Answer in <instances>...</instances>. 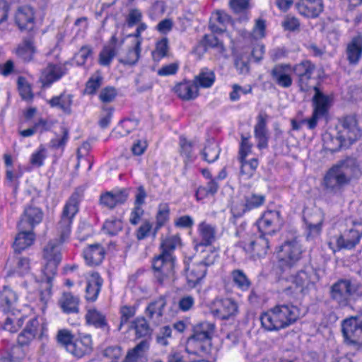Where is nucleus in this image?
Returning a JSON list of instances; mask_svg holds the SVG:
<instances>
[{
  "label": "nucleus",
  "mask_w": 362,
  "mask_h": 362,
  "mask_svg": "<svg viewBox=\"0 0 362 362\" xmlns=\"http://www.w3.org/2000/svg\"><path fill=\"white\" fill-rule=\"evenodd\" d=\"M219 188V185L216 179H211L206 187H199L197 190L196 195L199 199V196H206L208 194H214L217 192Z\"/></svg>",
  "instance_id": "680f3d73"
},
{
  "label": "nucleus",
  "mask_w": 362,
  "mask_h": 362,
  "mask_svg": "<svg viewBox=\"0 0 362 362\" xmlns=\"http://www.w3.org/2000/svg\"><path fill=\"white\" fill-rule=\"evenodd\" d=\"M292 65L290 64H276L269 72L272 81L283 88H288L292 86Z\"/></svg>",
  "instance_id": "ddd939ff"
},
{
  "label": "nucleus",
  "mask_w": 362,
  "mask_h": 362,
  "mask_svg": "<svg viewBox=\"0 0 362 362\" xmlns=\"http://www.w3.org/2000/svg\"><path fill=\"white\" fill-rule=\"evenodd\" d=\"M43 215L40 208L33 205L26 206L18 223V229L32 230L36 225L42 221Z\"/></svg>",
  "instance_id": "dca6fc26"
},
{
  "label": "nucleus",
  "mask_w": 362,
  "mask_h": 362,
  "mask_svg": "<svg viewBox=\"0 0 362 362\" xmlns=\"http://www.w3.org/2000/svg\"><path fill=\"white\" fill-rule=\"evenodd\" d=\"M342 333L349 343L362 346V313L343 321Z\"/></svg>",
  "instance_id": "1a4fd4ad"
},
{
  "label": "nucleus",
  "mask_w": 362,
  "mask_h": 362,
  "mask_svg": "<svg viewBox=\"0 0 362 362\" xmlns=\"http://www.w3.org/2000/svg\"><path fill=\"white\" fill-rule=\"evenodd\" d=\"M128 197V192L126 189H123L115 192H107L100 195V204L107 207L108 209H113L118 204H124Z\"/></svg>",
  "instance_id": "c85d7f7f"
},
{
  "label": "nucleus",
  "mask_w": 362,
  "mask_h": 362,
  "mask_svg": "<svg viewBox=\"0 0 362 362\" xmlns=\"http://www.w3.org/2000/svg\"><path fill=\"white\" fill-rule=\"evenodd\" d=\"M362 237V222H354L352 226L337 240L339 248L352 249Z\"/></svg>",
  "instance_id": "2eb2a0df"
},
{
  "label": "nucleus",
  "mask_w": 362,
  "mask_h": 362,
  "mask_svg": "<svg viewBox=\"0 0 362 362\" xmlns=\"http://www.w3.org/2000/svg\"><path fill=\"white\" fill-rule=\"evenodd\" d=\"M141 52V40H138L134 42L132 47L128 49L125 55L119 59V62L125 65H135L140 58Z\"/></svg>",
  "instance_id": "a19ab883"
},
{
  "label": "nucleus",
  "mask_w": 362,
  "mask_h": 362,
  "mask_svg": "<svg viewBox=\"0 0 362 362\" xmlns=\"http://www.w3.org/2000/svg\"><path fill=\"white\" fill-rule=\"evenodd\" d=\"M231 277L234 284L240 290L247 291L250 287L251 282L243 271L240 269L232 271Z\"/></svg>",
  "instance_id": "de8ad7c7"
},
{
  "label": "nucleus",
  "mask_w": 362,
  "mask_h": 362,
  "mask_svg": "<svg viewBox=\"0 0 362 362\" xmlns=\"http://www.w3.org/2000/svg\"><path fill=\"white\" fill-rule=\"evenodd\" d=\"M123 228L122 222L118 218H110L107 220L103 225L105 232L110 235H117Z\"/></svg>",
  "instance_id": "5fc2aeb1"
},
{
  "label": "nucleus",
  "mask_w": 362,
  "mask_h": 362,
  "mask_svg": "<svg viewBox=\"0 0 362 362\" xmlns=\"http://www.w3.org/2000/svg\"><path fill=\"white\" fill-rule=\"evenodd\" d=\"M267 119L268 115L266 113H259L257 117V123L254 127V136L257 141V147L260 150L268 147Z\"/></svg>",
  "instance_id": "a211bd4d"
},
{
  "label": "nucleus",
  "mask_w": 362,
  "mask_h": 362,
  "mask_svg": "<svg viewBox=\"0 0 362 362\" xmlns=\"http://www.w3.org/2000/svg\"><path fill=\"white\" fill-rule=\"evenodd\" d=\"M181 244L179 235H174L163 240L160 244V253L152 261L154 276L160 284L170 283L175 275V257L173 253Z\"/></svg>",
  "instance_id": "f03ea898"
},
{
  "label": "nucleus",
  "mask_w": 362,
  "mask_h": 362,
  "mask_svg": "<svg viewBox=\"0 0 362 362\" xmlns=\"http://www.w3.org/2000/svg\"><path fill=\"white\" fill-rule=\"evenodd\" d=\"M62 135L61 136H57L55 138L51 139L49 143L50 148L54 149L60 148L64 150L69 139V130L65 127L62 128Z\"/></svg>",
  "instance_id": "4d7b16f0"
},
{
  "label": "nucleus",
  "mask_w": 362,
  "mask_h": 362,
  "mask_svg": "<svg viewBox=\"0 0 362 362\" xmlns=\"http://www.w3.org/2000/svg\"><path fill=\"white\" fill-rule=\"evenodd\" d=\"M83 197V190L77 189L69 197L64 206L61 220L57 225L59 240H52L45 246L43 257L45 264L42 269L43 277L40 281V299L47 302L51 297L52 279L62 259L61 245L69 238L73 218L78 211V205Z\"/></svg>",
  "instance_id": "f257e3e1"
},
{
  "label": "nucleus",
  "mask_w": 362,
  "mask_h": 362,
  "mask_svg": "<svg viewBox=\"0 0 362 362\" xmlns=\"http://www.w3.org/2000/svg\"><path fill=\"white\" fill-rule=\"evenodd\" d=\"M293 72L298 77V85L302 92L309 91L312 86L310 81L313 78L315 66L309 60H303L292 66Z\"/></svg>",
  "instance_id": "9d476101"
},
{
  "label": "nucleus",
  "mask_w": 362,
  "mask_h": 362,
  "mask_svg": "<svg viewBox=\"0 0 362 362\" xmlns=\"http://www.w3.org/2000/svg\"><path fill=\"white\" fill-rule=\"evenodd\" d=\"M120 322L118 325L117 329L120 331L124 326L131 318L136 314V308L132 305H123L120 308Z\"/></svg>",
  "instance_id": "bf43d9fd"
},
{
  "label": "nucleus",
  "mask_w": 362,
  "mask_h": 362,
  "mask_svg": "<svg viewBox=\"0 0 362 362\" xmlns=\"http://www.w3.org/2000/svg\"><path fill=\"white\" fill-rule=\"evenodd\" d=\"M180 153L182 157L185 158V162L192 160L193 151L192 142L187 140V139L182 136L180 137Z\"/></svg>",
  "instance_id": "13d9d810"
},
{
  "label": "nucleus",
  "mask_w": 362,
  "mask_h": 362,
  "mask_svg": "<svg viewBox=\"0 0 362 362\" xmlns=\"http://www.w3.org/2000/svg\"><path fill=\"white\" fill-rule=\"evenodd\" d=\"M241 163L240 173L242 175H245L247 178H250L255 173L257 166L259 165L258 160L252 158L250 160H247L246 158H239Z\"/></svg>",
  "instance_id": "603ef678"
},
{
  "label": "nucleus",
  "mask_w": 362,
  "mask_h": 362,
  "mask_svg": "<svg viewBox=\"0 0 362 362\" xmlns=\"http://www.w3.org/2000/svg\"><path fill=\"white\" fill-rule=\"evenodd\" d=\"M149 349V344L146 340H142L135 347L129 349L122 362H139L146 358V354Z\"/></svg>",
  "instance_id": "c9c22d12"
},
{
  "label": "nucleus",
  "mask_w": 362,
  "mask_h": 362,
  "mask_svg": "<svg viewBox=\"0 0 362 362\" xmlns=\"http://www.w3.org/2000/svg\"><path fill=\"white\" fill-rule=\"evenodd\" d=\"M198 233L200 240L194 246L197 251L199 247L209 246L216 240V228L215 226L203 221L198 226Z\"/></svg>",
  "instance_id": "5701e85b"
},
{
  "label": "nucleus",
  "mask_w": 362,
  "mask_h": 362,
  "mask_svg": "<svg viewBox=\"0 0 362 362\" xmlns=\"http://www.w3.org/2000/svg\"><path fill=\"white\" fill-rule=\"evenodd\" d=\"M75 337L70 330L63 329L58 331L57 340L69 352V346L73 344Z\"/></svg>",
  "instance_id": "6e6d98bb"
},
{
  "label": "nucleus",
  "mask_w": 362,
  "mask_h": 362,
  "mask_svg": "<svg viewBox=\"0 0 362 362\" xmlns=\"http://www.w3.org/2000/svg\"><path fill=\"white\" fill-rule=\"evenodd\" d=\"M230 21V16L227 13L223 11H217L210 23V28L214 33H223L226 30V25Z\"/></svg>",
  "instance_id": "c03bdc74"
},
{
  "label": "nucleus",
  "mask_w": 362,
  "mask_h": 362,
  "mask_svg": "<svg viewBox=\"0 0 362 362\" xmlns=\"http://www.w3.org/2000/svg\"><path fill=\"white\" fill-rule=\"evenodd\" d=\"M105 251L100 244L88 245L83 250V257L87 264L91 267L98 266L104 259Z\"/></svg>",
  "instance_id": "bb28decb"
},
{
  "label": "nucleus",
  "mask_w": 362,
  "mask_h": 362,
  "mask_svg": "<svg viewBox=\"0 0 362 362\" xmlns=\"http://www.w3.org/2000/svg\"><path fill=\"white\" fill-rule=\"evenodd\" d=\"M137 337H145L151 334V329L144 317H138L131 325Z\"/></svg>",
  "instance_id": "09e8293b"
},
{
  "label": "nucleus",
  "mask_w": 362,
  "mask_h": 362,
  "mask_svg": "<svg viewBox=\"0 0 362 362\" xmlns=\"http://www.w3.org/2000/svg\"><path fill=\"white\" fill-rule=\"evenodd\" d=\"M35 337H36L30 334V332L23 329L17 338L18 346H13L12 348L13 352H15L16 350L19 349L20 347L29 346Z\"/></svg>",
  "instance_id": "052dcab7"
},
{
  "label": "nucleus",
  "mask_w": 362,
  "mask_h": 362,
  "mask_svg": "<svg viewBox=\"0 0 362 362\" xmlns=\"http://www.w3.org/2000/svg\"><path fill=\"white\" fill-rule=\"evenodd\" d=\"M103 77L100 75L91 76L86 82L85 92L88 95H93L101 86Z\"/></svg>",
  "instance_id": "0e129e2a"
},
{
  "label": "nucleus",
  "mask_w": 362,
  "mask_h": 362,
  "mask_svg": "<svg viewBox=\"0 0 362 362\" xmlns=\"http://www.w3.org/2000/svg\"><path fill=\"white\" fill-rule=\"evenodd\" d=\"M68 62L63 64L49 63L42 71L40 81L42 87H49L53 83L59 81L62 76L68 72Z\"/></svg>",
  "instance_id": "f8f14e48"
},
{
  "label": "nucleus",
  "mask_w": 362,
  "mask_h": 362,
  "mask_svg": "<svg viewBox=\"0 0 362 362\" xmlns=\"http://www.w3.org/2000/svg\"><path fill=\"white\" fill-rule=\"evenodd\" d=\"M103 279L98 273H93L87 281L86 287V299L93 302L98 298L103 285Z\"/></svg>",
  "instance_id": "473e14b6"
},
{
  "label": "nucleus",
  "mask_w": 362,
  "mask_h": 362,
  "mask_svg": "<svg viewBox=\"0 0 362 362\" xmlns=\"http://www.w3.org/2000/svg\"><path fill=\"white\" fill-rule=\"evenodd\" d=\"M124 40L118 41L115 35H112L109 45L105 46L99 54V64L102 66H109L117 53V49L122 46Z\"/></svg>",
  "instance_id": "b1692460"
},
{
  "label": "nucleus",
  "mask_w": 362,
  "mask_h": 362,
  "mask_svg": "<svg viewBox=\"0 0 362 362\" xmlns=\"http://www.w3.org/2000/svg\"><path fill=\"white\" fill-rule=\"evenodd\" d=\"M303 252L302 245L296 238L285 241L276 252L279 266L282 268L294 266L302 258Z\"/></svg>",
  "instance_id": "0eeeda50"
},
{
  "label": "nucleus",
  "mask_w": 362,
  "mask_h": 362,
  "mask_svg": "<svg viewBox=\"0 0 362 362\" xmlns=\"http://www.w3.org/2000/svg\"><path fill=\"white\" fill-rule=\"evenodd\" d=\"M360 175L356 159L349 158L339 162L326 173L322 185L328 192L336 193L348 185L351 179Z\"/></svg>",
  "instance_id": "7ed1b4c3"
},
{
  "label": "nucleus",
  "mask_w": 362,
  "mask_h": 362,
  "mask_svg": "<svg viewBox=\"0 0 362 362\" xmlns=\"http://www.w3.org/2000/svg\"><path fill=\"white\" fill-rule=\"evenodd\" d=\"M172 331V328L168 325L160 327L156 337L157 344L163 346H168L170 340L173 338Z\"/></svg>",
  "instance_id": "864d4df0"
},
{
  "label": "nucleus",
  "mask_w": 362,
  "mask_h": 362,
  "mask_svg": "<svg viewBox=\"0 0 362 362\" xmlns=\"http://www.w3.org/2000/svg\"><path fill=\"white\" fill-rule=\"evenodd\" d=\"M265 202V196L262 194H252L250 196L245 197V204L248 210L250 211L253 209L258 208L263 205Z\"/></svg>",
  "instance_id": "e2e57ef3"
},
{
  "label": "nucleus",
  "mask_w": 362,
  "mask_h": 362,
  "mask_svg": "<svg viewBox=\"0 0 362 362\" xmlns=\"http://www.w3.org/2000/svg\"><path fill=\"white\" fill-rule=\"evenodd\" d=\"M329 297L338 307H347L362 297L361 286L351 279H340L330 286Z\"/></svg>",
  "instance_id": "423d86ee"
},
{
  "label": "nucleus",
  "mask_w": 362,
  "mask_h": 362,
  "mask_svg": "<svg viewBox=\"0 0 362 362\" xmlns=\"http://www.w3.org/2000/svg\"><path fill=\"white\" fill-rule=\"evenodd\" d=\"M186 278L189 287H194L205 276L206 268L200 262L188 264L185 267Z\"/></svg>",
  "instance_id": "cd10ccee"
},
{
  "label": "nucleus",
  "mask_w": 362,
  "mask_h": 362,
  "mask_svg": "<svg viewBox=\"0 0 362 362\" xmlns=\"http://www.w3.org/2000/svg\"><path fill=\"white\" fill-rule=\"evenodd\" d=\"M298 308L292 304H279L260 317L261 323L267 330L285 328L295 322L299 317Z\"/></svg>",
  "instance_id": "20e7f679"
},
{
  "label": "nucleus",
  "mask_w": 362,
  "mask_h": 362,
  "mask_svg": "<svg viewBox=\"0 0 362 362\" xmlns=\"http://www.w3.org/2000/svg\"><path fill=\"white\" fill-rule=\"evenodd\" d=\"M165 305L166 301L163 298H159L148 305L145 313L151 323L156 326L161 323Z\"/></svg>",
  "instance_id": "393cba45"
},
{
  "label": "nucleus",
  "mask_w": 362,
  "mask_h": 362,
  "mask_svg": "<svg viewBox=\"0 0 362 362\" xmlns=\"http://www.w3.org/2000/svg\"><path fill=\"white\" fill-rule=\"evenodd\" d=\"M296 7L301 16L315 18L323 11V0H299Z\"/></svg>",
  "instance_id": "412c9836"
},
{
  "label": "nucleus",
  "mask_w": 362,
  "mask_h": 362,
  "mask_svg": "<svg viewBox=\"0 0 362 362\" xmlns=\"http://www.w3.org/2000/svg\"><path fill=\"white\" fill-rule=\"evenodd\" d=\"M86 323L93 325L94 327L100 329L108 334L110 327L108 326L105 315L95 308H89L85 315Z\"/></svg>",
  "instance_id": "7c9ffc66"
},
{
  "label": "nucleus",
  "mask_w": 362,
  "mask_h": 362,
  "mask_svg": "<svg viewBox=\"0 0 362 362\" xmlns=\"http://www.w3.org/2000/svg\"><path fill=\"white\" fill-rule=\"evenodd\" d=\"M46 158V149L40 145L38 149L34 152L30 157V163L36 167H41L44 164V160Z\"/></svg>",
  "instance_id": "338daca9"
},
{
  "label": "nucleus",
  "mask_w": 362,
  "mask_h": 362,
  "mask_svg": "<svg viewBox=\"0 0 362 362\" xmlns=\"http://www.w3.org/2000/svg\"><path fill=\"white\" fill-rule=\"evenodd\" d=\"M18 297L16 293L8 286L0 291V313H11L16 310Z\"/></svg>",
  "instance_id": "4be33fe9"
},
{
  "label": "nucleus",
  "mask_w": 362,
  "mask_h": 362,
  "mask_svg": "<svg viewBox=\"0 0 362 362\" xmlns=\"http://www.w3.org/2000/svg\"><path fill=\"white\" fill-rule=\"evenodd\" d=\"M62 310L66 313L78 312L79 298L71 293H64L59 301Z\"/></svg>",
  "instance_id": "ea45409f"
},
{
  "label": "nucleus",
  "mask_w": 362,
  "mask_h": 362,
  "mask_svg": "<svg viewBox=\"0 0 362 362\" xmlns=\"http://www.w3.org/2000/svg\"><path fill=\"white\" fill-rule=\"evenodd\" d=\"M174 91L183 100H194L199 95L197 86L191 81H185L177 84L174 87Z\"/></svg>",
  "instance_id": "c756f323"
},
{
  "label": "nucleus",
  "mask_w": 362,
  "mask_h": 362,
  "mask_svg": "<svg viewBox=\"0 0 362 362\" xmlns=\"http://www.w3.org/2000/svg\"><path fill=\"white\" fill-rule=\"evenodd\" d=\"M168 40L166 37H163L156 42L155 49L151 53L152 58L153 61L159 62L168 55Z\"/></svg>",
  "instance_id": "8fccbe9b"
},
{
  "label": "nucleus",
  "mask_w": 362,
  "mask_h": 362,
  "mask_svg": "<svg viewBox=\"0 0 362 362\" xmlns=\"http://www.w3.org/2000/svg\"><path fill=\"white\" fill-rule=\"evenodd\" d=\"M36 47L30 38L24 39L18 45L14 50L16 57L24 62H29L33 59L36 53Z\"/></svg>",
  "instance_id": "2f4dec72"
},
{
  "label": "nucleus",
  "mask_w": 362,
  "mask_h": 362,
  "mask_svg": "<svg viewBox=\"0 0 362 362\" xmlns=\"http://www.w3.org/2000/svg\"><path fill=\"white\" fill-rule=\"evenodd\" d=\"M117 95V90L114 87L107 86L101 90L98 98L103 103H110L115 100Z\"/></svg>",
  "instance_id": "69168bd1"
},
{
  "label": "nucleus",
  "mask_w": 362,
  "mask_h": 362,
  "mask_svg": "<svg viewBox=\"0 0 362 362\" xmlns=\"http://www.w3.org/2000/svg\"><path fill=\"white\" fill-rule=\"evenodd\" d=\"M26 319L27 317L21 315L19 312L18 313H16V312L8 313L2 325V327L4 330L11 333H16L21 328Z\"/></svg>",
  "instance_id": "58836bf2"
},
{
  "label": "nucleus",
  "mask_w": 362,
  "mask_h": 362,
  "mask_svg": "<svg viewBox=\"0 0 362 362\" xmlns=\"http://www.w3.org/2000/svg\"><path fill=\"white\" fill-rule=\"evenodd\" d=\"M337 134L331 143L325 141L326 148L331 151H337L341 147H348L356 141L361 134L355 115H347L339 121Z\"/></svg>",
  "instance_id": "39448f33"
},
{
  "label": "nucleus",
  "mask_w": 362,
  "mask_h": 362,
  "mask_svg": "<svg viewBox=\"0 0 362 362\" xmlns=\"http://www.w3.org/2000/svg\"><path fill=\"white\" fill-rule=\"evenodd\" d=\"M170 207L167 203L160 204L156 214V225L155 231H158L169 220Z\"/></svg>",
  "instance_id": "3c124183"
},
{
  "label": "nucleus",
  "mask_w": 362,
  "mask_h": 362,
  "mask_svg": "<svg viewBox=\"0 0 362 362\" xmlns=\"http://www.w3.org/2000/svg\"><path fill=\"white\" fill-rule=\"evenodd\" d=\"M207 344L206 342L197 339L192 335L187 341L186 351L190 354L199 355L202 352L206 351Z\"/></svg>",
  "instance_id": "49530a36"
},
{
  "label": "nucleus",
  "mask_w": 362,
  "mask_h": 362,
  "mask_svg": "<svg viewBox=\"0 0 362 362\" xmlns=\"http://www.w3.org/2000/svg\"><path fill=\"white\" fill-rule=\"evenodd\" d=\"M284 221L280 211L277 210L266 211L258 221L259 230L264 235H273L283 226Z\"/></svg>",
  "instance_id": "9b49d317"
},
{
  "label": "nucleus",
  "mask_w": 362,
  "mask_h": 362,
  "mask_svg": "<svg viewBox=\"0 0 362 362\" xmlns=\"http://www.w3.org/2000/svg\"><path fill=\"white\" fill-rule=\"evenodd\" d=\"M215 326L209 322H202L194 327L193 334L195 339L210 344L214 333Z\"/></svg>",
  "instance_id": "f704fd0d"
},
{
  "label": "nucleus",
  "mask_w": 362,
  "mask_h": 362,
  "mask_svg": "<svg viewBox=\"0 0 362 362\" xmlns=\"http://www.w3.org/2000/svg\"><path fill=\"white\" fill-rule=\"evenodd\" d=\"M16 23L21 30H31L34 27V12L31 7H20L16 13Z\"/></svg>",
  "instance_id": "a878e982"
},
{
  "label": "nucleus",
  "mask_w": 362,
  "mask_h": 362,
  "mask_svg": "<svg viewBox=\"0 0 362 362\" xmlns=\"http://www.w3.org/2000/svg\"><path fill=\"white\" fill-rule=\"evenodd\" d=\"M323 221V215L320 211H316L310 216L305 218L307 228L309 230V235L320 234Z\"/></svg>",
  "instance_id": "37998d69"
},
{
  "label": "nucleus",
  "mask_w": 362,
  "mask_h": 362,
  "mask_svg": "<svg viewBox=\"0 0 362 362\" xmlns=\"http://www.w3.org/2000/svg\"><path fill=\"white\" fill-rule=\"evenodd\" d=\"M238 311L237 303L231 298L216 300L211 309L213 315L220 320H228Z\"/></svg>",
  "instance_id": "f3484780"
},
{
  "label": "nucleus",
  "mask_w": 362,
  "mask_h": 362,
  "mask_svg": "<svg viewBox=\"0 0 362 362\" xmlns=\"http://www.w3.org/2000/svg\"><path fill=\"white\" fill-rule=\"evenodd\" d=\"M216 76L214 71L208 69H203L199 72L198 75H197L193 81L194 84L197 86V88H208L213 86L215 82Z\"/></svg>",
  "instance_id": "79ce46f5"
},
{
  "label": "nucleus",
  "mask_w": 362,
  "mask_h": 362,
  "mask_svg": "<svg viewBox=\"0 0 362 362\" xmlns=\"http://www.w3.org/2000/svg\"><path fill=\"white\" fill-rule=\"evenodd\" d=\"M347 59L350 64H356L362 57V35L354 37L346 47Z\"/></svg>",
  "instance_id": "72a5a7b5"
},
{
  "label": "nucleus",
  "mask_w": 362,
  "mask_h": 362,
  "mask_svg": "<svg viewBox=\"0 0 362 362\" xmlns=\"http://www.w3.org/2000/svg\"><path fill=\"white\" fill-rule=\"evenodd\" d=\"M92 337L90 334L78 333L69 346V353L76 358H82L92 353L93 347Z\"/></svg>",
  "instance_id": "4468645a"
},
{
  "label": "nucleus",
  "mask_w": 362,
  "mask_h": 362,
  "mask_svg": "<svg viewBox=\"0 0 362 362\" xmlns=\"http://www.w3.org/2000/svg\"><path fill=\"white\" fill-rule=\"evenodd\" d=\"M315 280V273L312 269L300 270L290 277L291 282L295 286L294 291H291V286L284 291L288 295L298 293L305 295L314 287Z\"/></svg>",
  "instance_id": "6e6552de"
},
{
  "label": "nucleus",
  "mask_w": 362,
  "mask_h": 362,
  "mask_svg": "<svg viewBox=\"0 0 362 362\" xmlns=\"http://www.w3.org/2000/svg\"><path fill=\"white\" fill-rule=\"evenodd\" d=\"M48 103L52 107L59 108L64 113L70 115L71 113L73 95L71 94L62 93L58 96L52 97L48 101Z\"/></svg>",
  "instance_id": "e433bc0d"
},
{
  "label": "nucleus",
  "mask_w": 362,
  "mask_h": 362,
  "mask_svg": "<svg viewBox=\"0 0 362 362\" xmlns=\"http://www.w3.org/2000/svg\"><path fill=\"white\" fill-rule=\"evenodd\" d=\"M143 14L138 8L130 9L127 17L126 23L128 27H133L140 23L142 20Z\"/></svg>",
  "instance_id": "774afa93"
},
{
  "label": "nucleus",
  "mask_w": 362,
  "mask_h": 362,
  "mask_svg": "<svg viewBox=\"0 0 362 362\" xmlns=\"http://www.w3.org/2000/svg\"><path fill=\"white\" fill-rule=\"evenodd\" d=\"M315 94L313 97V112L315 115L325 116L327 114L332 101V95L325 94L317 86H313Z\"/></svg>",
  "instance_id": "aec40b11"
},
{
  "label": "nucleus",
  "mask_w": 362,
  "mask_h": 362,
  "mask_svg": "<svg viewBox=\"0 0 362 362\" xmlns=\"http://www.w3.org/2000/svg\"><path fill=\"white\" fill-rule=\"evenodd\" d=\"M269 240L264 233L255 235L248 242H244L243 248L246 252L254 257H262L267 253Z\"/></svg>",
  "instance_id": "6ab92c4d"
},
{
  "label": "nucleus",
  "mask_w": 362,
  "mask_h": 362,
  "mask_svg": "<svg viewBox=\"0 0 362 362\" xmlns=\"http://www.w3.org/2000/svg\"><path fill=\"white\" fill-rule=\"evenodd\" d=\"M220 151L218 144L214 140H209L207 141L202 155L206 162L211 163L218 158Z\"/></svg>",
  "instance_id": "a18cd8bd"
},
{
  "label": "nucleus",
  "mask_w": 362,
  "mask_h": 362,
  "mask_svg": "<svg viewBox=\"0 0 362 362\" xmlns=\"http://www.w3.org/2000/svg\"><path fill=\"white\" fill-rule=\"evenodd\" d=\"M34 241V234L30 230H19L13 245L15 252L21 251L30 247Z\"/></svg>",
  "instance_id": "4c0bfd02"
}]
</instances>
